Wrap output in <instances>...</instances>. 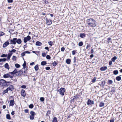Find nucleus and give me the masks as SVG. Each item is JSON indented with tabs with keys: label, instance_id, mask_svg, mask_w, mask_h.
<instances>
[{
	"label": "nucleus",
	"instance_id": "4c0bfd02",
	"mask_svg": "<svg viewBox=\"0 0 122 122\" xmlns=\"http://www.w3.org/2000/svg\"><path fill=\"white\" fill-rule=\"evenodd\" d=\"M6 117L7 119H10V116L9 114H7L6 115Z\"/></svg>",
	"mask_w": 122,
	"mask_h": 122
},
{
	"label": "nucleus",
	"instance_id": "58836bf2",
	"mask_svg": "<svg viewBox=\"0 0 122 122\" xmlns=\"http://www.w3.org/2000/svg\"><path fill=\"white\" fill-rule=\"evenodd\" d=\"M48 44L51 46H52L53 45V42L51 41H50L48 42Z\"/></svg>",
	"mask_w": 122,
	"mask_h": 122
},
{
	"label": "nucleus",
	"instance_id": "ddd939ff",
	"mask_svg": "<svg viewBox=\"0 0 122 122\" xmlns=\"http://www.w3.org/2000/svg\"><path fill=\"white\" fill-rule=\"evenodd\" d=\"M15 104L14 101L13 99L12 100H11L10 101V106H13Z\"/></svg>",
	"mask_w": 122,
	"mask_h": 122
},
{
	"label": "nucleus",
	"instance_id": "aec40b11",
	"mask_svg": "<svg viewBox=\"0 0 122 122\" xmlns=\"http://www.w3.org/2000/svg\"><path fill=\"white\" fill-rule=\"evenodd\" d=\"M36 46H40L42 45V44L41 42L39 41H37L36 42Z\"/></svg>",
	"mask_w": 122,
	"mask_h": 122
},
{
	"label": "nucleus",
	"instance_id": "f3484780",
	"mask_svg": "<svg viewBox=\"0 0 122 122\" xmlns=\"http://www.w3.org/2000/svg\"><path fill=\"white\" fill-rule=\"evenodd\" d=\"M17 70L15 69L13 72H10L9 73H10V74H12L14 75L16 73V74L17 73Z\"/></svg>",
	"mask_w": 122,
	"mask_h": 122
},
{
	"label": "nucleus",
	"instance_id": "f704fd0d",
	"mask_svg": "<svg viewBox=\"0 0 122 122\" xmlns=\"http://www.w3.org/2000/svg\"><path fill=\"white\" fill-rule=\"evenodd\" d=\"M58 63L56 61H54L52 63V65L53 66H56L57 64Z\"/></svg>",
	"mask_w": 122,
	"mask_h": 122
},
{
	"label": "nucleus",
	"instance_id": "864d4df0",
	"mask_svg": "<svg viewBox=\"0 0 122 122\" xmlns=\"http://www.w3.org/2000/svg\"><path fill=\"white\" fill-rule=\"evenodd\" d=\"M25 52L22 53L21 54V55L22 57L24 56L25 55Z\"/></svg>",
	"mask_w": 122,
	"mask_h": 122
},
{
	"label": "nucleus",
	"instance_id": "393cba45",
	"mask_svg": "<svg viewBox=\"0 0 122 122\" xmlns=\"http://www.w3.org/2000/svg\"><path fill=\"white\" fill-rule=\"evenodd\" d=\"M116 90V89H115L114 87H113L112 88V90L111 92L112 93H113L115 92V91Z\"/></svg>",
	"mask_w": 122,
	"mask_h": 122
},
{
	"label": "nucleus",
	"instance_id": "7ed1b4c3",
	"mask_svg": "<svg viewBox=\"0 0 122 122\" xmlns=\"http://www.w3.org/2000/svg\"><path fill=\"white\" fill-rule=\"evenodd\" d=\"M30 36H28L24 38V42L25 43H26L28 41L30 40Z\"/></svg>",
	"mask_w": 122,
	"mask_h": 122
},
{
	"label": "nucleus",
	"instance_id": "8fccbe9b",
	"mask_svg": "<svg viewBox=\"0 0 122 122\" xmlns=\"http://www.w3.org/2000/svg\"><path fill=\"white\" fill-rule=\"evenodd\" d=\"M7 55L3 54L1 56V57H7Z\"/></svg>",
	"mask_w": 122,
	"mask_h": 122
},
{
	"label": "nucleus",
	"instance_id": "ea45409f",
	"mask_svg": "<svg viewBox=\"0 0 122 122\" xmlns=\"http://www.w3.org/2000/svg\"><path fill=\"white\" fill-rule=\"evenodd\" d=\"M83 45V43L82 41H81L78 43V45L79 46H81Z\"/></svg>",
	"mask_w": 122,
	"mask_h": 122
},
{
	"label": "nucleus",
	"instance_id": "bb28decb",
	"mask_svg": "<svg viewBox=\"0 0 122 122\" xmlns=\"http://www.w3.org/2000/svg\"><path fill=\"white\" fill-rule=\"evenodd\" d=\"M46 64V61H43L41 63V64L42 66H44Z\"/></svg>",
	"mask_w": 122,
	"mask_h": 122
},
{
	"label": "nucleus",
	"instance_id": "0e129e2a",
	"mask_svg": "<svg viewBox=\"0 0 122 122\" xmlns=\"http://www.w3.org/2000/svg\"><path fill=\"white\" fill-rule=\"evenodd\" d=\"M112 64V61H110L109 62V66H110Z\"/></svg>",
	"mask_w": 122,
	"mask_h": 122
},
{
	"label": "nucleus",
	"instance_id": "3c124183",
	"mask_svg": "<svg viewBox=\"0 0 122 122\" xmlns=\"http://www.w3.org/2000/svg\"><path fill=\"white\" fill-rule=\"evenodd\" d=\"M46 58L48 59H51V57L49 55H47L46 56Z\"/></svg>",
	"mask_w": 122,
	"mask_h": 122
},
{
	"label": "nucleus",
	"instance_id": "c9c22d12",
	"mask_svg": "<svg viewBox=\"0 0 122 122\" xmlns=\"http://www.w3.org/2000/svg\"><path fill=\"white\" fill-rule=\"evenodd\" d=\"M30 113L31 115L33 116H34L35 115V112L33 111H31L30 112Z\"/></svg>",
	"mask_w": 122,
	"mask_h": 122
},
{
	"label": "nucleus",
	"instance_id": "4d7b16f0",
	"mask_svg": "<svg viewBox=\"0 0 122 122\" xmlns=\"http://www.w3.org/2000/svg\"><path fill=\"white\" fill-rule=\"evenodd\" d=\"M65 48L64 47H62L61 49V51H63L65 50Z\"/></svg>",
	"mask_w": 122,
	"mask_h": 122
},
{
	"label": "nucleus",
	"instance_id": "b1692460",
	"mask_svg": "<svg viewBox=\"0 0 122 122\" xmlns=\"http://www.w3.org/2000/svg\"><path fill=\"white\" fill-rule=\"evenodd\" d=\"M96 79H97L96 77H94L93 79H92V81L91 82H92V83H94L96 81Z\"/></svg>",
	"mask_w": 122,
	"mask_h": 122
},
{
	"label": "nucleus",
	"instance_id": "f8f14e48",
	"mask_svg": "<svg viewBox=\"0 0 122 122\" xmlns=\"http://www.w3.org/2000/svg\"><path fill=\"white\" fill-rule=\"evenodd\" d=\"M10 74L9 72L8 73L5 74L3 76V77L5 78H8L10 76Z\"/></svg>",
	"mask_w": 122,
	"mask_h": 122
},
{
	"label": "nucleus",
	"instance_id": "a878e982",
	"mask_svg": "<svg viewBox=\"0 0 122 122\" xmlns=\"http://www.w3.org/2000/svg\"><path fill=\"white\" fill-rule=\"evenodd\" d=\"M52 122H57V118L56 117H54L52 120Z\"/></svg>",
	"mask_w": 122,
	"mask_h": 122
},
{
	"label": "nucleus",
	"instance_id": "de8ad7c7",
	"mask_svg": "<svg viewBox=\"0 0 122 122\" xmlns=\"http://www.w3.org/2000/svg\"><path fill=\"white\" fill-rule=\"evenodd\" d=\"M5 35V33L3 32L0 31V36H3Z\"/></svg>",
	"mask_w": 122,
	"mask_h": 122
},
{
	"label": "nucleus",
	"instance_id": "e433bc0d",
	"mask_svg": "<svg viewBox=\"0 0 122 122\" xmlns=\"http://www.w3.org/2000/svg\"><path fill=\"white\" fill-rule=\"evenodd\" d=\"M113 83V81L111 80H108V83L109 84H112Z\"/></svg>",
	"mask_w": 122,
	"mask_h": 122
},
{
	"label": "nucleus",
	"instance_id": "4468645a",
	"mask_svg": "<svg viewBox=\"0 0 122 122\" xmlns=\"http://www.w3.org/2000/svg\"><path fill=\"white\" fill-rule=\"evenodd\" d=\"M105 81L100 82L99 84L101 86H103L105 84Z\"/></svg>",
	"mask_w": 122,
	"mask_h": 122
},
{
	"label": "nucleus",
	"instance_id": "5701e85b",
	"mask_svg": "<svg viewBox=\"0 0 122 122\" xmlns=\"http://www.w3.org/2000/svg\"><path fill=\"white\" fill-rule=\"evenodd\" d=\"M34 68L36 71H37L39 69L38 65H36L34 67Z\"/></svg>",
	"mask_w": 122,
	"mask_h": 122
},
{
	"label": "nucleus",
	"instance_id": "bf43d9fd",
	"mask_svg": "<svg viewBox=\"0 0 122 122\" xmlns=\"http://www.w3.org/2000/svg\"><path fill=\"white\" fill-rule=\"evenodd\" d=\"M25 112L26 113H28V110L27 109H25L24 110Z\"/></svg>",
	"mask_w": 122,
	"mask_h": 122
},
{
	"label": "nucleus",
	"instance_id": "9d476101",
	"mask_svg": "<svg viewBox=\"0 0 122 122\" xmlns=\"http://www.w3.org/2000/svg\"><path fill=\"white\" fill-rule=\"evenodd\" d=\"M9 43L8 41L5 42L3 44V47L4 48L6 47L9 44Z\"/></svg>",
	"mask_w": 122,
	"mask_h": 122
},
{
	"label": "nucleus",
	"instance_id": "412c9836",
	"mask_svg": "<svg viewBox=\"0 0 122 122\" xmlns=\"http://www.w3.org/2000/svg\"><path fill=\"white\" fill-rule=\"evenodd\" d=\"M80 97L79 95L76 94V95L74 97V98L72 100H74L75 99H77L79 98Z\"/></svg>",
	"mask_w": 122,
	"mask_h": 122
},
{
	"label": "nucleus",
	"instance_id": "6e6552de",
	"mask_svg": "<svg viewBox=\"0 0 122 122\" xmlns=\"http://www.w3.org/2000/svg\"><path fill=\"white\" fill-rule=\"evenodd\" d=\"M23 73V71L22 70H20L19 71H17V73L16 74L17 76H20Z\"/></svg>",
	"mask_w": 122,
	"mask_h": 122
},
{
	"label": "nucleus",
	"instance_id": "5fc2aeb1",
	"mask_svg": "<svg viewBox=\"0 0 122 122\" xmlns=\"http://www.w3.org/2000/svg\"><path fill=\"white\" fill-rule=\"evenodd\" d=\"M26 86L25 85H23L21 86V88H26Z\"/></svg>",
	"mask_w": 122,
	"mask_h": 122
},
{
	"label": "nucleus",
	"instance_id": "f257e3e1",
	"mask_svg": "<svg viewBox=\"0 0 122 122\" xmlns=\"http://www.w3.org/2000/svg\"><path fill=\"white\" fill-rule=\"evenodd\" d=\"M88 26L92 27H95L97 25L96 21L92 18L87 19L86 22Z\"/></svg>",
	"mask_w": 122,
	"mask_h": 122
},
{
	"label": "nucleus",
	"instance_id": "a19ab883",
	"mask_svg": "<svg viewBox=\"0 0 122 122\" xmlns=\"http://www.w3.org/2000/svg\"><path fill=\"white\" fill-rule=\"evenodd\" d=\"M16 51V50L15 49H13L11 51L9 50V51L10 52L15 53Z\"/></svg>",
	"mask_w": 122,
	"mask_h": 122
},
{
	"label": "nucleus",
	"instance_id": "774afa93",
	"mask_svg": "<svg viewBox=\"0 0 122 122\" xmlns=\"http://www.w3.org/2000/svg\"><path fill=\"white\" fill-rule=\"evenodd\" d=\"M115 119H111L110 121V122H114Z\"/></svg>",
	"mask_w": 122,
	"mask_h": 122
},
{
	"label": "nucleus",
	"instance_id": "603ef678",
	"mask_svg": "<svg viewBox=\"0 0 122 122\" xmlns=\"http://www.w3.org/2000/svg\"><path fill=\"white\" fill-rule=\"evenodd\" d=\"M76 51L75 50H74L72 52V54L73 55H75L76 54Z\"/></svg>",
	"mask_w": 122,
	"mask_h": 122
},
{
	"label": "nucleus",
	"instance_id": "1a4fd4ad",
	"mask_svg": "<svg viewBox=\"0 0 122 122\" xmlns=\"http://www.w3.org/2000/svg\"><path fill=\"white\" fill-rule=\"evenodd\" d=\"M7 81L1 79L0 80V85H3V84L6 83Z\"/></svg>",
	"mask_w": 122,
	"mask_h": 122
},
{
	"label": "nucleus",
	"instance_id": "c03bdc74",
	"mask_svg": "<svg viewBox=\"0 0 122 122\" xmlns=\"http://www.w3.org/2000/svg\"><path fill=\"white\" fill-rule=\"evenodd\" d=\"M30 119L31 120H33L34 119V116H33L32 115H30Z\"/></svg>",
	"mask_w": 122,
	"mask_h": 122
},
{
	"label": "nucleus",
	"instance_id": "37998d69",
	"mask_svg": "<svg viewBox=\"0 0 122 122\" xmlns=\"http://www.w3.org/2000/svg\"><path fill=\"white\" fill-rule=\"evenodd\" d=\"M23 66L24 68H25L26 67V64L25 61H24V63L23 65Z\"/></svg>",
	"mask_w": 122,
	"mask_h": 122
},
{
	"label": "nucleus",
	"instance_id": "6ab92c4d",
	"mask_svg": "<svg viewBox=\"0 0 122 122\" xmlns=\"http://www.w3.org/2000/svg\"><path fill=\"white\" fill-rule=\"evenodd\" d=\"M86 35L84 33H81L80 34V36L81 38H84L85 37Z\"/></svg>",
	"mask_w": 122,
	"mask_h": 122
},
{
	"label": "nucleus",
	"instance_id": "a18cd8bd",
	"mask_svg": "<svg viewBox=\"0 0 122 122\" xmlns=\"http://www.w3.org/2000/svg\"><path fill=\"white\" fill-rule=\"evenodd\" d=\"M15 66L17 68H19L20 67V65L18 64H16L15 65Z\"/></svg>",
	"mask_w": 122,
	"mask_h": 122
},
{
	"label": "nucleus",
	"instance_id": "cd10ccee",
	"mask_svg": "<svg viewBox=\"0 0 122 122\" xmlns=\"http://www.w3.org/2000/svg\"><path fill=\"white\" fill-rule=\"evenodd\" d=\"M121 77L120 76H117L116 77V80L117 81H120L121 79Z\"/></svg>",
	"mask_w": 122,
	"mask_h": 122
},
{
	"label": "nucleus",
	"instance_id": "e2e57ef3",
	"mask_svg": "<svg viewBox=\"0 0 122 122\" xmlns=\"http://www.w3.org/2000/svg\"><path fill=\"white\" fill-rule=\"evenodd\" d=\"M111 39H112L111 38H107V40L108 41V43L110 42V41L111 40Z\"/></svg>",
	"mask_w": 122,
	"mask_h": 122
},
{
	"label": "nucleus",
	"instance_id": "f03ea898",
	"mask_svg": "<svg viewBox=\"0 0 122 122\" xmlns=\"http://www.w3.org/2000/svg\"><path fill=\"white\" fill-rule=\"evenodd\" d=\"M65 91V89L64 88H61L60 89L57 90V91L59 92L60 94L62 96H63L64 94Z\"/></svg>",
	"mask_w": 122,
	"mask_h": 122
},
{
	"label": "nucleus",
	"instance_id": "69168bd1",
	"mask_svg": "<svg viewBox=\"0 0 122 122\" xmlns=\"http://www.w3.org/2000/svg\"><path fill=\"white\" fill-rule=\"evenodd\" d=\"M94 52V51L93 49L92 48V49H91V53L92 54H93V53Z\"/></svg>",
	"mask_w": 122,
	"mask_h": 122
},
{
	"label": "nucleus",
	"instance_id": "09e8293b",
	"mask_svg": "<svg viewBox=\"0 0 122 122\" xmlns=\"http://www.w3.org/2000/svg\"><path fill=\"white\" fill-rule=\"evenodd\" d=\"M40 100L41 102H43L44 100V99L43 97H41L40 98Z\"/></svg>",
	"mask_w": 122,
	"mask_h": 122
},
{
	"label": "nucleus",
	"instance_id": "9b49d317",
	"mask_svg": "<svg viewBox=\"0 0 122 122\" xmlns=\"http://www.w3.org/2000/svg\"><path fill=\"white\" fill-rule=\"evenodd\" d=\"M21 96L24 97H25L26 95L25 90L22 89L21 91Z\"/></svg>",
	"mask_w": 122,
	"mask_h": 122
},
{
	"label": "nucleus",
	"instance_id": "13d9d810",
	"mask_svg": "<svg viewBox=\"0 0 122 122\" xmlns=\"http://www.w3.org/2000/svg\"><path fill=\"white\" fill-rule=\"evenodd\" d=\"M42 56L43 57H45L46 56V54L45 53H43L42 54Z\"/></svg>",
	"mask_w": 122,
	"mask_h": 122
},
{
	"label": "nucleus",
	"instance_id": "7c9ffc66",
	"mask_svg": "<svg viewBox=\"0 0 122 122\" xmlns=\"http://www.w3.org/2000/svg\"><path fill=\"white\" fill-rule=\"evenodd\" d=\"M113 73L115 75H117L118 73V71L117 70H114L113 71Z\"/></svg>",
	"mask_w": 122,
	"mask_h": 122
},
{
	"label": "nucleus",
	"instance_id": "39448f33",
	"mask_svg": "<svg viewBox=\"0 0 122 122\" xmlns=\"http://www.w3.org/2000/svg\"><path fill=\"white\" fill-rule=\"evenodd\" d=\"M46 24L48 25H51L52 23V21L50 19H48L47 18L46 19Z\"/></svg>",
	"mask_w": 122,
	"mask_h": 122
},
{
	"label": "nucleus",
	"instance_id": "c85d7f7f",
	"mask_svg": "<svg viewBox=\"0 0 122 122\" xmlns=\"http://www.w3.org/2000/svg\"><path fill=\"white\" fill-rule=\"evenodd\" d=\"M117 59V57L116 56H114L112 59V60L113 62H114Z\"/></svg>",
	"mask_w": 122,
	"mask_h": 122
},
{
	"label": "nucleus",
	"instance_id": "0eeeda50",
	"mask_svg": "<svg viewBox=\"0 0 122 122\" xmlns=\"http://www.w3.org/2000/svg\"><path fill=\"white\" fill-rule=\"evenodd\" d=\"M7 88L8 91L9 90L11 91H12L14 89V86L12 85H10Z\"/></svg>",
	"mask_w": 122,
	"mask_h": 122
},
{
	"label": "nucleus",
	"instance_id": "473e14b6",
	"mask_svg": "<svg viewBox=\"0 0 122 122\" xmlns=\"http://www.w3.org/2000/svg\"><path fill=\"white\" fill-rule=\"evenodd\" d=\"M73 63H74V65H76V64L75 63L76 62V57H74L73 59Z\"/></svg>",
	"mask_w": 122,
	"mask_h": 122
},
{
	"label": "nucleus",
	"instance_id": "79ce46f5",
	"mask_svg": "<svg viewBox=\"0 0 122 122\" xmlns=\"http://www.w3.org/2000/svg\"><path fill=\"white\" fill-rule=\"evenodd\" d=\"M16 58L15 56H13L12 58V60L15 61L16 60Z\"/></svg>",
	"mask_w": 122,
	"mask_h": 122
},
{
	"label": "nucleus",
	"instance_id": "dca6fc26",
	"mask_svg": "<svg viewBox=\"0 0 122 122\" xmlns=\"http://www.w3.org/2000/svg\"><path fill=\"white\" fill-rule=\"evenodd\" d=\"M16 43L18 44H20L22 42V41L20 39H17L16 38Z\"/></svg>",
	"mask_w": 122,
	"mask_h": 122
},
{
	"label": "nucleus",
	"instance_id": "4be33fe9",
	"mask_svg": "<svg viewBox=\"0 0 122 122\" xmlns=\"http://www.w3.org/2000/svg\"><path fill=\"white\" fill-rule=\"evenodd\" d=\"M71 62V60L70 59H66V63L68 64H70V63Z\"/></svg>",
	"mask_w": 122,
	"mask_h": 122
},
{
	"label": "nucleus",
	"instance_id": "20e7f679",
	"mask_svg": "<svg viewBox=\"0 0 122 122\" xmlns=\"http://www.w3.org/2000/svg\"><path fill=\"white\" fill-rule=\"evenodd\" d=\"M16 38H13L12 40H10V44H11L15 45L16 43Z\"/></svg>",
	"mask_w": 122,
	"mask_h": 122
},
{
	"label": "nucleus",
	"instance_id": "2f4dec72",
	"mask_svg": "<svg viewBox=\"0 0 122 122\" xmlns=\"http://www.w3.org/2000/svg\"><path fill=\"white\" fill-rule=\"evenodd\" d=\"M8 91V89H7V88L4 91H3V94H5Z\"/></svg>",
	"mask_w": 122,
	"mask_h": 122
},
{
	"label": "nucleus",
	"instance_id": "a211bd4d",
	"mask_svg": "<svg viewBox=\"0 0 122 122\" xmlns=\"http://www.w3.org/2000/svg\"><path fill=\"white\" fill-rule=\"evenodd\" d=\"M4 67L5 68H6L8 70H9L10 67H9V66L8 64L7 63H6L4 65Z\"/></svg>",
	"mask_w": 122,
	"mask_h": 122
},
{
	"label": "nucleus",
	"instance_id": "338daca9",
	"mask_svg": "<svg viewBox=\"0 0 122 122\" xmlns=\"http://www.w3.org/2000/svg\"><path fill=\"white\" fill-rule=\"evenodd\" d=\"M91 46L90 45H89L88 44L87 46L86 47V49H88V48Z\"/></svg>",
	"mask_w": 122,
	"mask_h": 122
},
{
	"label": "nucleus",
	"instance_id": "6e6d98bb",
	"mask_svg": "<svg viewBox=\"0 0 122 122\" xmlns=\"http://www.w3.org/2000/svg\"><path fill=\"white\" fill-rule=\"evenodd\" d=\"M7 1L9 3H12L13 0H7Z\"/></svg>",
	"mask_w": 122,
	"mask_h": 122
},
{
	"label": "nucleus",
	"instance_id": "72a5a7b5",
	"mask_svg": "<svg viewBox=\"0 0 122 122\" xmlns=\"http://www.w3.org/2000/svg\"><path fill=\"white\" fill-rule=\"evenodd\" d=\"M6 60V59L5 58L0 59V62L1 61H5Z\"/></svg>",
	"mask_w": 122,
	"mask_h": 122
},
{
	"label": "nucleus",
	"instance_id": "c756f323",
	"mask_svg": "<svg viewBox=\"0 0 122 122\" xmlns=\"http://www.w3.org/2000/svg\"><path fill=\"white\" fill-rule=\"evenodd\" d=\"M104 103L101 102L99 104V106L100 107H102L104 106Z\"/></svg>",
	"mask_w": 122,
	"mask_h": 122
},
{
	"label": "nucleus",
	"instance_id": "49530a36",
	"mask_svg": "<svg viewBox=\"0 0 122 122\" xmlns=\"http://www.w3.org/2000/svg\"><path fill=\"white\" fill-rule=\"evenodd\" d=\"M34 107L33 105V104H30L29 106V107L30 108H32Z\"/></svg>",
	"mask_w": 122,
	"mask_h": 122
},
{
	"label": "nucleus",
	"instance_id": "423d86ee",
	"mask_svg": "<svg viewBox=\"0 0 122 122\" xmlns=\"http://www.w3.org/2000/svg\"><path fill=\"white\" fill-rule=\"evenodd\" d=\"M86 104L88 105H92L94 104V102L93 101L89 99L86 102Z\"/></svg>",
	"mask_w": 122,
	"mask_h": 122
},
{
	"label": "nucleus",
	"instance_id": "2eb2a0df",
	"mask_svg": "<svg viewBox=\"0 0 122 122\" xmlns=\"http://www.w3.org/2000/svg\"><path fill=\"white\" fill-rule=\"evenodd\" d=\"M107 68L106 66L102 67L100 68V70L101 71H105L107 70Z\"/></svg>",
	"mask_w": 122,
	"mask_h": 122
},
{
	"label": "nucleus",
	"instance_id": "052dcab7",
	"mask_svg": "<svg viewBox=\"0 0 122 122\" xmlns=\"http://www.w3.org/2000/svg\"><path fill=\"white\" fill-rule=\"evenodd\" d=\"M50 67H46V70H49L50 69Z\"/></svg>",
	"mask_w": 122,
	"mask_h": 122
},
{
	"label": "nucleus",
	"instance_id": "680f3d73",
	"mask_svg": "<svg viewBox=\"0 0 122 122\" xmlns=\"http://www.w3.org/2000/svg\"><path fill=\"white\" fill-rule=\"evenodd\" d=\"M51 114V111L48 110L47 113V114Z\"/></svg>",
	"mask_w": 122,
	"mask_h": 122
}]
</instances>
